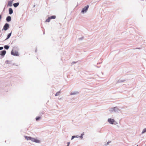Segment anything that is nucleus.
I'll return each mask as SVG.
<instances>
[{"label": "nucleus", "instance_id": "nucleus-1", "mask_svg": "<svg viewBox=\"0 0 146 146\" xmlns=\"http://www.w3.org/2000/svg\"><path fill=\"white\" fill-rule=\"evenodd\" d=\"M108 121L109 123L111 125H117L118 123L115 121L114 119L111 118H109L108 119Z\"/></svg>", "mask_w": 146, "mask_h": 146}, {"label": "nucleus", "instance_id": "nucleus-2", "mask_svg": "<svg viewBox=\"0 0 146 146\" xmlns=\"http://www.w3.org/2000/svg\"><path fill=\"white\" fill-rule=\"evenodd\" d=\"M89 7V5H86L84 8H83L81 11V13H86L88 10Z\"/></svg>", "mask_w": 146, "mask_h": 146}, {"label": "nucleus", "instance_id": "nucleus-3", "mask_svg": "<svg viewBox=\"0 0 146 146\" xmlns=\"http://www.w3.org/2000/svg\"><path fill=\"white\" fill-rule=\"evenodd\" d=\"M31 141L33 142H35L36 143H40L41 142L40 141V140H38L36 138H35L33 137L32 138Z\"/></svg>", "mask_w": 146, "mask_h": 146}, {"label": "nucleus", "instance_id": "nucleus-4", "mask_svg": "<svg viewBox=\"0 0 146 146\" xmlns=\"http://www.w3.org/2000/svg\"><path fill=\"white\" fill-rule=\"evenodd\" d=\"M11 54L12 55L15 56H18L19 55L17 51L13 50L11 51Z\"/></svg>", "mask_w": 146, "mask_h": 146}, {"label": "nucleus", "instance_id": "nucleus-5", "mask_svg": "<svg viewBox=\"0 0 146 146\" xmlns=\"http://www.w3.org/2000/svg\"><path fill=\"white\" fill-rule=\"evenodd\" d=\"M9 27V25L8 23H6L3 27V29L6 31Z\"/></svg>", "mask_w": 146, "mask_h": 146}, {"label": "nucleus", "instance_id": "nucleus-6", "mask_svg": "<svg viewBox=\"0 0 146 146\" xmlns=\"http://www.w3.org/2000/svg\"><path fill=\"white\" fill-rule=\"evenodd\" d=\"M79 93V92L77 91H74L72 92H71L70 94V95H76L78 94Z\"/></svg>", "mask_w": 146, "mask_h": 146}, {"label": "nucleus", "instance_id": "nucleus-7", "mask_svg": "<svg viewBox=\"0 0 146 146\" xmlns=\"http://www.w3.org/2000/svg\"><path fill=\"white\" fill-rule=\"evenodd\" d=\"M117 109V108L115 107L113 108H111L109 111L111 113H113Z\"/></svg>", "mask_w": 146, "mask_h": 146}, {"label": "nucleus", "instance_id": "nucleus-8", "mask_svg": "<svg viewBox=\"0 0 146 146\" xmlns=\"http://www.w3.org/2000/svg\"><path fill=\"white\" fill-rule=\"evenodd\" d=\"M1 52V53L0 54V55L2 56H4L6 53V51L5 50H3Z\"/></svg>", "mask_w": 146, "mask_h": 146}, {"label": "nucleus", "instance_id": "nucleus-9", "mask_svg": "<svg viewBox=\"0 0 146 146\" xmlns=\"http://www.w3.org/2000/svg\"><path fill=\"white\" fill-rule=\"evenodd\" d=\"M13 2L12 1H10L8 2V4L7 5L8 6L11 7L12 6Z\"/></svg>", "mask_w": 146, "mask_h": 146}, {"label": "nucleus", "instance_id": "nucleus-10", "mask_svg": "<svg viewBox=\"0 0 146 146\" xmlns=\"http://www.w3.org/2000/svg\"><path fill=\"white\" fill-rule=\"evenodd\" d=\"M11 18L10 16H8L6 18V20L7 22H9L11 21Z\"/></svg>", "mask_w": 146, "mask_h": 146}, {"label": "nucleus", "instance_id": "nucleus-11", "mask_svg": "<svg viewBox=\"0 0 146 146\" xmlns=\"http://www.w3.org/2000/svg\"><path fill=\"white\" fill-rule=\"evenodd\" d=\"M25 138L27 139V140H31L32 137H27L26 136H25Z\"/></svg>", "mask_w": 146, "mask_h": 146}, {"label": "nucleus", "instance_id": "nucleus-12", "mask_svg": "<svg viewBox=\"0 0 146 146\" xmlns=\"http://www.w3.org/2000/svg\"><path fill=\"white\" fill-rule=\"evenodd\" d=\"M9 12L10 14H11L13 13V10L12 8H10L9 9Z\"/></svg>", "mask_w": 146, "mask_h": 146}, {"label": "nucleus", "instance_id": "nucleus-13", "mask_svg": "<svg viewBox=\"0 0 146 146\" xmlns=\"http://www.w3.org/2000/svg\"><path fill=\"white\" fill-rule=\"evenodd\" d=\"M19 5V3H14L13 5L15 7H16Z\"/></svg>", "mask_w": 146, "mask_h": 146}, {"label": "nucleus", "instance_id": "nucleus-14", "mask_svg": "<svg viewBox=\"0 0 146 146\" xmlns=\"http://www.w3.org/2000/svg\"><path fill=\"white\" fill-rule=\"evenodd\" d=\"M11 33H12L11 32L10 33H9L8 34V36H7V38L5 40L8 39H9L10 38V36L11 35Z\"/></svg>", "mask_w": 146, "mask_h": 146}, {"label": "nucleus", "instance_id": "nucleus-15", "mask_svg": "<svg viewBox=\"0 0 146 146\" xmlns=\"http://www.w3.org/2000/svg\"><path fill=\"white\" fill-rule=\"evenodd\" d=\"M79 137V136L78 135H76V136H72V138L71 140H72L74 138H78Z\"/></svg>", "mask_w": 146, "mask_h": 146}, {"label": "nucleus", "instance_id": "nucleus-16", "mask_svg": "<svg viewBox=\"0 0 146 146\" xmlns=\"http://www.w3.org/2000/svg\"><path fill=\"white\" fill-rule=\"evenodd\" d=\"M146 132V128H145L144 129L142 132V134H143L145 133Z\"/></svg>", "mask_w": 146, "mask_h": 146}, {"label": "nucleus", "instance_id": "nucleus-17", "mask_svg": "<svg viewBox=\"0 0 146 146\" xmlns=\"http://www.w3.org/2000/svg\"><path fill=\"white\" fill-rule=\"evenodd\" d=\"M60 91L58 92L55 94V96H58L60 95Z\"/></svg>", "mask_w": 146, "mask_h": 146}, {"label": "nucleus", "instance_id": "nucleus-18", "mask_svg": "<svg viewBox=\"0 0 146 146\" xmlns=\"http://www.w3.org/2000/svg\"><path fill=\"white\" fill-rule=\"evenodd\" d=\"M9 46L8 45H5L4 46V48L6 49H8L9 48Z\"/></svg>", "mask_w": 146, "mask_h": 146}, {"label": "nucleus", "instance_id": "nucleus-19", "mask_svg": "<svg viewBox=\"0 0 146 146\" xmlns=\"http://www.w3.org/2000/svg\"><path fill=\"white\" fill-rule=\"evenodd\" d=\"M50 19H54L56 18V16H52L49 17Z\"/></svg>", "mask_w": 146, "mask_h": 146}, {"label": "nucleus", "instance_id": "nucleus-20", "mask_svg": "<svg viewBox=\"0 0 146 146\" xmlns=\"http://www.w3.org/2000/svg\"><path fill=\"white\" fill-rule=\"evenodd\" d=\"M50 19H50V18L48 17V18L46 20V21L49 22H50Z\"/></svg>", "mask_w": 146, "mask_h": 146}, {"label": "nucleus", "instance_id": "nucleus-21", "mask_svg": "<svg viewBox=\"0 0 146 146\" xmlns=\"http://www.w3.org/2000/svg\"><path fill=\"white\" fill-rule=\"evenodd\" d=\"M84 134L83 133H82L80 136H79V137H80L81 139H82L83 138V136L84 135Z\"/></svg>", "mask_w": 146, "mask_h": 146}, {"label": "nucleus", "instance_id": "nucleus-22", "mask_svg": "<svg viewBox=\"0 0 146 146\" xmlns=\"http://www.w3.org/2000/svg\"><path fill=\"white\" fill-rule=\"evenodd\" d=\"M111 143L110 141H108L106 144H105V146H107L109 144V143Z\"/></svg>", "mask_w": 146, "mask_h": 146}, {"label": "nucleus", "instance_id": "nucleus-23", "mask_svg": "<svg viewBox=\"0 0 146 146\" xmlns=\"http://www.w3.org/2000/svg\"><path fill=\"white\" fill-rule=\"evenodd\" d=\"M40 117H36V121H38V120H39L40 119Z\"/></svg>", "mask_w": 146, "mask_h": 146}, {"label": "nucleus", "instance_id": "nucleus-24", "mask_svg": "<svg viewBox=\"0 0 146 146\" xmlns=\"http://www.w3.org/2000/svg\"><path fill=\"white\" fill-rule=\"evenodd\" d=\"M3 49V47H0V50H1Z\"/></svg>", "mask_w": 146, "mask_h": 146}, {"label": "nucleus", "instance_id": "nucleus-25", "mask_svg": "<svg viewBox=\"0 0 146 146\" xmlns=\"http://www.w3.org/2000/svg\"><path fill=\"white\" fill-rule=\"evenodd\" d=\"M76 63V62H72V64H74V63Z\"/></svg>", "mask_w": 146, "mask_h": 146}, {"label": "nucleus", "instance_id": "nucleus-26", "mask_svg": "<svg viewBox=\"0 0 146 146\" xmlns=\"http://www.w3.org/2000/svg\"><path fill=\"white\" fill-rule=\"evenodd\" d=\"M137 146H138V145H137Z\"/></svg>", "mask_w": 146, "mask_h": 146}]
</instances>
